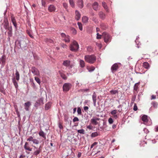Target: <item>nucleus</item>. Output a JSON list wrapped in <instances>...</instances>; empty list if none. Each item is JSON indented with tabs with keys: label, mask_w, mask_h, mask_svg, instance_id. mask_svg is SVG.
<instances>
[{
	"label": "nucleus",
	"mask_w": 158,
	"mask_h": 158,
	"mask_svg": "<svg viewBox=\"0 0 158 158\" xmlns=\"http://www.w3.org/2000/svg\"><path fill=\"white\" fill-rule=\"evenodd\" d=\"M3 28L8 31L7 32L8 36L7 40L8 42H10V38L13 35L12 28L11 26H9V22L6 18H4L3 22L1 25V30H2Z\"/></svg>",
	"instance_id": "f257e3e1"
},
{
	"label": "nucleus",
	"mask_w": 158,
	"mask_h": 158,
	"mask_svg": "<svg viewBox=\"0 0 158 158\" xmlns=\"http://www.w3.org/2000/svg\"><path fill=\"white\" fill-rule=\"evenodd\" d=\"M19 46L21 48L26 50L27 48V43L28 41L25 37L20 36L18 40Z\"/></svg>",
	"instance_id": "f03ea898"
},
{
	"label": "nucleus",
	"mask_w": 158,
	"mask_h": 158,
	"mask_svg": "<svg viewBox=\"0 0 158 158\" xmlns=\"http://www.w3.org/2000/svg\"><path fill=\"white\" fill-rule=\"evenodd\" d=\"M84 59L86 62L93 64L96 61V57L94 55H88L85 56Z\"/></svg>",
	"instance_id": "7ed1b4c3"
},
{
	"label": "nucleus",
	"mask_w": 158,
	"mask_h": 158,
	"mask_svg": "<svg viewBox=\"0 0 158 158\" xmlns=\"http://www.w3.org/2000/svg\"><path fill=\"white\" fill-rule=\"evenodd\" d=\"M69 48L71 51L74 52H77L78 51L79 45L77 42L75 40H73L70 44Z\"/></svg>",
	"instance_id": "20e7f679"
},
{
	"label": "nucleus",
	"mask_w": 158,
	"mask_h": 158,
	"mask_svg": "<svg viewBox=\"0 0 158 158\" xmlns=\"http://www.w3.org/2000/svg\"><path fill=\"white\" fill-rule=\"evenodd\" d=\"M102 36L104 41L106 43H108L111 41V37L108 33L104 32L102 33Z\"/></svg>",
	"instance_id": "39448f33"
},
{
	"label": "nucleus",
	"mask_w": 158,
	"mask_h": 158,
	"mask_svg": "<svg viewBox=\"0 0 158 158\" xmlns=\"http://www.w3.org/2000/svg\"><path fill=\"white\" fill-rule=\"evenodd\" d=\"M121 65L119 63H116L113 64L111 67V71L113 73H114L117 71L120 67V65Z\"/></svg>",
	"instance_id": "423d86ee"
},
{
	"label": "nucleus",
	"mask_w": 158,
	"mask_h": 158,
	"mask_svg": "<svg viewBox=\"0 0 158 158\" xmlns=\"http://www.w3.org/2000/svg\"><path fill=\"white\" fill-rule=\"evenodd\" d=\"M44 98L43 97L40 98L38 99L35 103L34 106L37 109L41 105L44 104Z\"/></svg>",
	"instance_id": "0eeeda50"
},
{
	"label": "nucleus",
	"mask_w": 158,
	"mask_h": 158,
	"mask_svg": "<svg viewBox=\"0 0 158 158\" xmlns=\"http://www.w3.org/2000/svg\"><path fill=\"white\" fill-rule=\"evenodd\" d=\"M34 148V152L33 153V155L37 156L41 152V146H40L39 148L36 147L35 146H32Z\"/></svg>",
	"instance_id": "6e6552de"
},
{
	"label": "nucleus",
	"mask_w": 158,
	"mask_h": 158,
	"mask_svg": "<svg viewBox=\"0 0 158 158\" xmlns=\"http://www.w3.org/2000/svg\"><path fill=\"white\" fill-rule=\"evenodd\" d=\"M72 85L69 83H65L64 84L63 86V90L64 91L67 92L71 88Z\"/></svg>",
	"instance_id": "1a4fd4ad"
},
{
	"label": "nucleus",
	"mask_w": 158,
	"mask_h": 158,
	"mask_svg": "<svg viewBox=\"0 0 158 158\" xmlns=\"http://www.w3.org/2000/svg\"><path fill=\"white\" fill-rule=\"evenodd\" d=\"M27 141H32L34 143L36 144H39L40 143V142L38 140L35 139H34L33 137L31 136H30L27 139Z\"/></svg>",
	"instance_id": "9d476101"
},
{
	"label": "nucleus",
	"mask_w": 158,
	"mask_h": 158,
	"mask_svg": "<svg viewBox=\"0 0 158 158\" xmlns=\"http://www.w3.org/2000/svg\"><path fill=\"white\" fill-rule=\"evenodd\" d=\"M31 71L34 75H38L40 74L38 70L35 67H32L31 68Z\"/></svg>",
	"instance_id": "9b49d317"
},
{
	"label": "nucleus",
	"mask_w": 158,
	"mask_h": 158,
	"mask_svg": "<svg viewBox=\"0 0 158 158\" xmlns=\"http://www.w3.org/2000/svg\"><path fill=\"white\" fill-rule=\"evenodd\" d=\"M100 119L99 118H95L94 117L93 118L91 119L90 122L93 124H94L95 125H96L98 124L97 121L99 120Z\"/></svg>",
	"instance_id": "f8f14e48"
},
{
	"label": "nucleus",
	"mask_w": 158,
	"mask_h": 158,
	"mask_svg": "<svg viewBox=\"0 0 158 158\" xmlns=\"http://www.w3.org/2000/svg\"><path fill=\"white\" fill-rule=\"evenodd\" d=\"M31 105V102L28 101L24 103V106L25 110L26 111H28L29 110V108Z\"/></svg>",
	"instance_id": "ddd939ff"
},
{
	"label": "nucleus",
	"mask_w": 158,
	"mask_h": 158,
	"mask_svg": "<svg viewBox=\"0 0 158 158\" xmlns=\"http://www.w3.org/2000/svg\"><path fill=\"white\" fill-rule=\"evenodd\" d=\"M92 6L93 9L97 11L99 9V4L98 2H95L92 4Z\"/></svg>",
	"instance_id": "4468645a"
},
{
	"label": "nucleus",
	"mask_w": 158,
	"mask_h": 158,
	"mask_svg": "<svg viewBox=\"0 0 158 158\" xmlns=\"http://www.w3.org/2000/svg\"><path fill=\"white\" fill-rule=\"evenodd\" d=\"M92 97L94 105L95 106H96L97 95L95 92H94L93 93Z\"/></svg>",
	"instance_id": "2eb2a0df"
},
{
	"label": "nucleus",
	"mask_w": 158,
	"mask_h": 158,
	"mask_svg": "<svg viewBox=\"0 0 158 158\" xmlns=\"http://www.w3.org/2000/svg\"><path fill=\"white\" fill-rule=\"evenodd\" d=\"M98 15L99 18L102 20H104L106 18V15L102 11L99 12Z\"/></svg>",
	"instance_id": "dca6fc26"
},
{
	"label": "nucleus",
	"mask_w": 158,
	"mask_h": 158,
	"mask_svg": "<svg viewBox=\"0 0 158 158\" xmlns=\"http://www.w3.org/2000/svg\"><path fill=\"white\" fill-rule=\"evenodd\" d=\"M77 4L79 8H82L84 6L83 0H77Z\"/></svg>",
	"instance_id": "f3484780"
},
{
	"label": "nucleus",
	"mask_w": 158,
	"mask_h": 158,
	"mask_svg": "<svg viewBox=\"0 0 158 158\" xmlns=\"http://www.w3.org/2000/svg\"><path fill=\"white\" fill-rule=\"evenodd\" d=\"M6 102L4 99L2 98L0 99V108L6 105Z\"/></svg>",
	"instance_id": "a211bd4d"
},
{
	"label": "nucleus",
	"mask_w": 158,
	"mask_h": 158,
	"mask_svg": "<svg viewBox=\"0 0 158 158\" xmlns=\"http://www.w3.org/2000/svg\"><path fill=\"white\" fill-rule=\"evenodd\" d=\"M6 57L5 55H3L0 58V59L2 62V64L4 65L6 62Z\"/></svg>",
	"instance_id": "6ab92c4d"
},
{
	"label": "nucleus",
	"mask_w": 158,
	"mask_h": 158,
	"mask_svg": "<svg viewBox=\"0 0 158 158\" xmlns=\"http://www.w3.org/2000/svg\"><path fill=\"white\" fill-rule=\"evenodd\" d=\"M24 148L26 150H27L29 151H31L32 148H31L29 146V144L28 143L26 142L24 145Z\"/></svg>",
	"instance_id": "aec40b11"
},
{
	"label": "nucleus",
	"mask_w": 158,
	"mask_h": 158,
	"mask_svg": "<svg viewBox=\"0 0 158 158\" xmlns=\"http://www.w3.org/2000/svg\"><path fill=\"white\" fill-rule=\"evenodd\" d=\"M75 19L76 20L78 21L80 19L81 15L77 10L75 11Z\"/></svg>",
	"instance_id": "412c9836"
},
{
	"label": "nucleus",
	"mask_w": 158,
	"mask_h": 158,
	"mask_svg": "<svg viewBox=\"0 0 158 158\" xmlns=\"http://www.w3.org/2000/svg\"><path fill=\"white\" fill-rule=\"evenodd\" d=\"M11 18L12 22V23L14 26L15 27V29H17V24L16 22L15 19V17L13 16H11Z\"/></svg>",
	"instance_id": "4be33fe9"
},
{
	"label": "nucleus",
	"mask_w": 158,
	"mask_h": 158,
	"mask_svg": "<svg viewBox=\"0 0 158 158\" xmlns=\"http://www.w3.org/2000/svg\"><path fill=\"white\" fill-rule=\"evenodd\" d=\"M38 134L40 136L42 137L44 139H46V134L42 130H40V131L39 132Z\"/></svg>",
	"instance_id": "5701e85b"
},
{
	"label": "nucleus",
	"mask_w": 158,
	"mask_h": 158,
	"mask_svg": "<svg viewBox=\"0 0 158 158\" xmlns=\"http://www.w3.org/2000/svg\"><path fill=\"white\" fill-rule=\"evenodd\" d=\"M52 103L51 102H48L46 104L45 106V110H48L49 109L51 106Z\"/></svg>",
	"instance_id": "b1692460"
},
{
	"label": "nucleus",
	"mask_w": 158,
	"mask_h": 158,
	"mask_svg": "<svg viewBox=\"0 0 158 158\" xmlns=\"http://www.w3.org/2000/svg\"><path fill=\"white\" fill-rule=\"evenodd\" d=\"M56 8L54 5H50L48 7V10L50 12H52L55 11Z\"/></svg>",
	"instance_id": "393cba45"
},
{
	"label": "nucleus",
	"mask_w": 158,
	"mask_h": 158,
	"mask_svg": "<svg viewBox=\"0 0 158 158\" xmlns=\"http://www.w3.org/2000/svg\"><path fill=\"white\" fill-rule=\"evenodd\" d=\"M70 64V61L69 60H66L63 61V64L64 66H69Z\"/></svg>",
	"instance_id": "a878e982"
},
{
	"label": "nucleus",
	"mask_w": 158,
	"mask_h": 158,
	"mask_svg": "<svg viewBox=\"0 0 158 158\" xmlns=\"http://www.w3.org/2000/svg\"><path fill=\"white\" fill-rule=\"evenodd\" d=\"M142 120L144 122H147L148 121L147 116L146 115H143L142 117Z\"/></svg>",
	"instance_id": "bb28decb"
},
{
	"label": "nucleus",
	"mask_w": 158,
	"mask_h": 158,
	"mask_svg": "<svg viewBox=\"0 0 158 158\" xmlns=\"http://www.w3.org/2000/svg\"><path fill=\"white\" fill-rule=\"evenodd\" d=\"M79 64L80 67L82 68H83L85 66V63L84 61L83 60H80Z\"/></svg>",
	"instance_id": "cd10ccee"
},
{
	"label": "nucleus",
	"mask_w": 158,
	"mask_h": 158,
	"mask_svg": "<svg viewBox=\"0 0 158 158\" xmlns=\"http://www.w3.org/2000/svg\"><path fill=\"white\" fill-rule=\"evenodd\" d=\"M102 5L103 7L106 10V11L108 12V8L107 6L106 5V2H102Z\"/></svg>",
	"instance_id": "c85d7f7f"
},
{
	"label": "nucleus",
	"mask_w": 158,
	"mask_h": 158,
	"mask_svg": "<svg viewBox=\"0 0 158 158\" xmlns=\"http://www.w3.org/2000/svg\"><path fill=\"white\" fill-rule=\"evenodd\" d=\"M82 19L83 23H86L88 22V18L86 16H84L82 17Z\"/></svg>",
	"instance_id": "c756f323"
},
{
	"label": "nucleus",
	"mask_w": 158,
	"mask_h": 158,
	"mask_svg": "<svg viewBox=\"0 0 158 158\" xmlns=\"http://www.w3.org/2000/svg\"><path fill=\"white\" fill-rule=\"evenodd\" d=\"M101 28L104 30H105L107 28V26L106 24L102 23L100 25Z\"/></svg>",
	"instance_id": "7c9ffc66"
},
{
	"label": "nucleus",
	"mask_w": 158,
	"mask_h": 158,
	"mask_svg": "<svg viewBox=\"0 0 158 158\" xmlns=\"http://www.w3.org/2000/svg\"><path fill=\"white\" fill-rule=\"evenodd\" d=\"M140 82H138L135 84L134 87V90L136 92H137L138 89V85L139 84Z\"/></svg>",
	"instance_id": "2f4dec72"
},
{
	"label": "nucleus",
	"mask_w": 158,
	"mask_h": 158,
	"mask_svg": "<svg viewBox=\"0 0 158 158\" xmlns=\"http://www.w3.org/2000/svg\"><path fill=\"white\" fill-rule=\"evenodd\" d=\"M64 40L66 43H69L70 41V36L68 35H66Z\"/></svg>",
	"instance_id": "473e14b6"
},
{
	"label": "nucleus",
	"mask_w": 158,
	"mask_h": 158,
	"mask_svg": "<svg viewBox=\"0 0 158 158\" xmlns=\"http://www.w3.org/2000/svg\"><path fill=\"white\" fill-rule=\"evenodd\" d=\"M69 118L67 115H64V120L65 122H70V124H71L72 121L71 120H69Z\"/></svg>",
	"instance_id": "72a5a7b5"
},
{
	"label": "nucleus",
	"mask_w": 158,
	"mask_h": 158,
	"mask_svg": "<svg viewBox=\"0 0 158 158\" xmlns=\"http://www.w3.org/2000/svg\"><path fill=\"white\" fill-rule=\"evenodd\" d=\"M110 94L112 95L115 94H118V90H111L110 91Z\"/></svg>",
	"instance_id": "f704fd0d"
},
{
	"label": "nucleus",
	"mask_w": 158,
	"mask_h": 158,
	"mask_svg": "<svg viewBox=\"0 0 158 158\" xmlns=\"http://www.w3.org/2000/svg\"><path fill=\"white\" fill-rule=\"evenodd\" d=\"M143 66L144 68L146 69H148L149 67V65L148 62H145L143 64Z\"/></svg>",
	"instance_id": "c9c22d12"
},
{
	"label": "nucleus",
	"mask_w": 158,
	"mask_h": 158,
	"mask_svg": "<svg viewBox=\"0 0 158 158\" xmlns=\"http://www.w3.org/2000/svg\"><path fill=\"white\" fill-rule=\"evenodd\" d=\"M98 135V133L97 132H94L92 133L91 135V137L92 138H94L97 137Z\"/></svg>",
	"instance_id": "e433bc0d"
},
{
	"label": "nucleus",
	"mask_w": 158,
	"mask_h": 158,
	"mask_svg": "<svg viewBox=\"0 0 158 158\" xmlns=\"http://www.w3.org/2000/svg\"><path fill=\"white\" fill-rule=\"evenodd\" d=\"M16 79L17 81H19V74L18 71L16 70L15 73Z\"/></svg>",
	"instance_id": "4c0bfd02"
},
{
	"label": "nucleus",
	"mask_w": 158,
	"mask_h": 158,
	"mask_svg": "<svg viewBox=\"0 0 158 158\" xmlns=\"http://www.w3.org/2000/svg\"><path fill=\"white\" fill-rule=\"evenodd\" d=\"M14 84V85L15 86V88L16 89H17L18 87V83L15 80V79H13L12 80Z\"/></svg>",
	"instance_id": "58836bf2"
},
{
	"label": "nucleus",
	"mask_w": 158,
	"mask_h": 158,
	"mask_svg": "<svg viewBox=\"0 0 158 158\" xmlns=\"http://www.w3.org/2000/svg\"><path fill=\"white\" fill-rule=\"evenodd\" d=\"M95 68L94 67L92 66L91 67L89 68L88 67H87V69L88 70L89 72H91L95 69Z\"/></svg>",
	"instance_id": "ea45409f"
},
{
	"label": "nucleus",
	"mask_w": 158,
	"mask_h": 158,
	"mask_svg": "<svg viewBox=\"0 0 158 158\" xmlns=\"http://www.w3.org/2000/svg\"><path fill=\"white\" fill-rule=\"evenodd\" d=\"M0 92L4 94H6L5 91L3 87H2V85L0 86Z\"/></svg>",
	"instance_id": "a19ab883"
},
{
	"label": "nucleus",
	"mask_w": 158,
	"mask_h": 158,
	"mask_svg": "<svg viewBox=\"0 0 158 158\" xmlns=\"http://www.w3.org/2000/svg\"><path fill=\"white\" fill-rule=\"evenodd\" d=\"M123 107V105H119V106H118V108H119L118 110V112L119 113H122L123 111V110L122 109V107Z\"/></svg>",
	"instance_id": "79ce46f5"
},
{
	"label": "nucleus",
	"mask_w": 158,
	"mask_h": 158,
	"mask_svg": "<svg viewBox=\"0 0 158 158\" xmlns=\"http://www.w3.org/2000/svg\"><path fill=\"white\" fill-rule=\"evenodd\" d=\"M89 89H83L79 90L80 91L83 92H89Z\"/></svg>",
	"instance_id": "37998d69"
},
{
	"label": "nucleus",
	"mask_w": 158,
	"mask_h": 158,
	"mask_svg": "<svg viewBox=\"0 0 158 158\" xmlns=\"http://www.w3.org/2000/svg\"><path fill=\"white\" fill-rule=\"evenodd\" d=\"M69 2L71 6L72 7H74L75 6V4L73 0H69Z\"/></svg>",
	"instance_id": "c03bdc74"
},
{
	"label": "nucleus",
	"mask_w": 158,
	"mask_h": 158,
	"mask_svg": "<svg viewBox=\"0 0 158 158\" xmlns=\"http://www.w3.org/2000/svg\"><path fill=\"white\" fill-rule=\"evenodd\" d=\"M27 33L29 35L31 38H34V37L32 34V32L31 31H30L27 30Z\"/></svg>",
	"instance_id": "a18cd8bd"
},
{
	"label": "nucleus",
	"mask_w": 158,
	"mask_h": 158,
	"mask_svg": "<svg viewBox=\"0 0 158 158\" xmlns=\"http://www.w3.org/2000/svg\"><path fill=\"white\" fill-rule=\"evenodd\" d=\"M71 29L73 34V35H75L76 34L77 31L75 28L73 27H72Z\"/></svg>",
	"instance_id": "49530a36"
},
{
	"label": "nucleus",
	"mask_w": 158,
	"mask_h": 158,
	"mask_svg": "<svg viewBox=\"0 0 158 158\" xmlns=\"http://www.w3.org/2000/svg\"><path fill=\"white\" fill-rule=\"evenodd\" d=\"M77 132L78 133L80 134H85V130L83 129L78 130L77 131Z\"/></svg>",
	"instance_id": "de8ad7c7"
},
{
	"label": "nucleus",
	"mask_w": 158,
	"mask_h": 158,
	"mask_svg": "<svg viewBox=\"0 0 158 158\" xmlns=\"http://www.w3.org/2000/svg\"><path fill=\"white\" fill-rule=\"evenodd\" d=\"M152 104L155 108H156L157 107L158 104L157 102H152Z\"/></svg>",
	"instance_id": "09e8293b"
},
{
	"label": "nucleus",
	"mask_w": 158,
	"mask_h": 158,
	"mask_svg": "<svg viewBox=\"0 0 158 158\" xmlns=\"http://www.w3.org/2000/svg\"><path fill=\"white\" fill-rule=\"evenodd\" d=\"M77 25L78 26V27L79 28V29L81 31H82L83 28H82V24L81 23L78 22L77 23Z\"/></svg>",
	"instance_id": "8fccbe9b"
},
{
	"label": "nucleus",
	"mask_w": 158,
	"mask_h": 158,
	"mask_svg": "<svg viewBox=\"0 0 158 158\" xmlns=\"http://www.w3.org/2000/svg\"><path fill=\"white\" fill-rule=\"evenodd\" d=\"M35 79L39 85H40L41 83L39 77H35Z\"/></svg>",
	"instance_id": "3c124183"
},
{
	"label": "nucleus",
	"mask_w": 158,
	"mask_h": 158,
	"mask_svg": "<svg viewBox=\"0 0 158 158\" xmlns=\"http://www.w3.org/2000/svg\"><path fill=\"white\" fill-rule=\"evenodd\" d=\"M60 76H61V77H62V78L63 79H64V80H66L67 78V77L66 76L65 74H64L63 73H61L60 74Z\"/></svg>",
	"instance_id": "603ef678"
},
{
	"label": "nucleus",
	"mask_w": 158,
	"mask_h": 158,
	"mask_svg": "<svg viewBox=\"0 0 158 158\" xmlns=\"http://www.w3.org/2000/svg\"><path fill=\"white\" fill-rule=\"evenodd\" d=\"M77 112L78 114L80 115H81V109L80 107H78L77 109Z\"/></svg>",
	"instance_id": "864d4df0"
},
{
	"label": "nucleus",
	"mask_w": 158,
	"mask_h": 158,
	"mask_svg": "<svg viewBox=\"0 0 158 158\" xmlns=\"http://www.w3.org/2000/svg\"><path fill=\"white\" fill-rule=\"evenodd\" d=\"M45 41L47 43L49 42L50 43H52L53 42V40L50 39H46L45 40Z\"/></svg>",
	"instance_id": "5fc2aeb1"
},
{
	"label": "nucleus",
	"mask_w": 158,
	"mask_h": 158,
	"mask_svg": "<svg viewBox=\"0 0 158 158\" xmlns=\"http://www.w3.org/2000/svg\"><path fill=\"white\" fill-rule=\"evenodd\" d=\"M31 85L34 88H35L36 86H35V83H34L33 81L32 80V81H31Z\"/></svg>",
	"instance_id": "6e6d98bb"
},
{
	"label": "nucleus",
	"mask_w": 158,
	"mask_h": 158,
	"mask_svg": "<svg viewBox=\"0 0 158 158\" xmlns=\"http://www.w3.org/2000/svg\"><path fill=\"white\" fill-rule=\"evenodd\" d=\"M58 127L60 129H62L63 128L62 123L60 122H59L58 123Z\"/></svg>",
	"instance_id": "4d7b16f0"
},
{
	"label": "nucleus",
	"mask_w": 158,
	"mask_h": 158,
	"mask_svg": "<svg viewBox=\"0 0 158 158\" xmlns=\"http://www.w3.org/2000/svg\"><path fill=\"white\" fill-rule=\"evenodd\" d=\"M116 111H117V110H112L111 111L110 113L112 115H115L116 113Z\"/></svg>",
	"instance_id": "13d9d810"
},
{
	"label": "nucleus",
	"mask_w": 158,
	"mask_h": 158,
	"mask_svg": "<svg viewBox=\"0 0 158 158\" xmlns=\"http://www.w3.org/2000/svg\"><path fill=\"white\" fill-rule=\"evenodd\" d=\"M108 122L110 124H112L113 122V120L111 118H110L108 119Z\"/></svg>",
	"instance_id": "bf43d9fd"
},
{
	"label": "nucleus",
	"mask_w": 158,
	"mask_h": 158,
	"mask_svg": "<svg viewBox=\"0 0 158 158\" xmlns=\"http://www.w3.org/2000/svg\"><path fill=\"white\" fill-rule=\"evenodd\" d=\"M79 121V119L77 117H74L73 119V122H75L76 121Z\"/></svg>",
	"instance_id": "052dcab7"
},
{
	"label": "nucleus",
	"mask_w": 158,
	"mask_h": 158,
	"mask_svg": "<svg viewBox=\"0 0 158 158\" xmlns=\"http://www.w3.org/2000/svg\"><path fill=\"white\" fill-rule=\"evenodd\" d=\"M86 128L90 130H92L93 128V127L92 126L90 125L88 126H86Z\"/></svg>",
	"instance_id": "680f3d73"
},
{
	"label": "nucleus",
	"mask_w": 158,
	"mask_h": 158,
	"mask_svg": "<svg viewBox=\"0 0 158 158\" xmlns=\"http://www.w3.org/2000/svg\"><path fill=\"white\" fill-rule=\"evenodd\" d=\"M97 38L98 39H99L101 38L102 35H99V33H97Z\"/></svg>",
	"instance_id": "e2e57ef3"
},
{
	"label": "nucleus",
	"mask_w": 158,
	"mask_h": 158,
	"mask_svg": "<svg viewBox=\"0 0 158 158\" xmlns=\"http://www.w3.org/2000/svg\"><path fill=\"white\" fill-rule=\"evenodd\" d=\"M138 109V107L137 106L136 104L135 103L134 107H133V110L135 111H136Z\"/></svg>",
	"instance_id": "0e129e2a"
},
{
	"label": "nucleus",
	"mask_w": 158,
	"mask_h": 158,
	"mask_svg": "<svg viewBox=\"0 0 158 158\" xmlns=\"http://www.w3.org/2000/svg\"><path fill=\"white\" fill-rule=\"evenodd\" d=\"M98 143L97 142H94L91 145L90 148H93L94 146L95 145H97L98 144Z\"/></svg>",
	"instance_id": "69168bd1"
},
{
	"label": "nucleus",
	"mask_w": 158,
	"mask_h": 158,
	"mask_svg": "<svg viewBox=\"0 0 158 158\" xmlns=\"http://www.w3.org/2000/svg\"><path fill=\"white\" fill-rule=\"evenodd\" d=\"M63 6L66 9L68 8V4L66 3H63Z\"/></svg>",
	"instance_id": "338daca9"
},
{
	"label": "nucleus",
	"mask_w": 158,
	"mask_h": 158,
	"mask_svg": "<svg viewBox=\"0 0 158 158\" xmlns=\"http://www.w3.org/2000/svg\"><path fill=\"white\" fill-rule=\"evenodd\" d=\"M92 20L95 23H96L97 22V19L95 17H94L92 18Z\"/></svg>",
	"instance_id": "774afa93"
}]
</instances>
